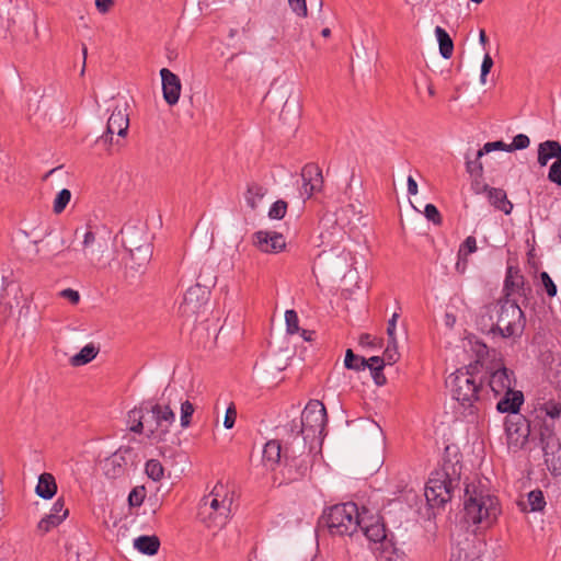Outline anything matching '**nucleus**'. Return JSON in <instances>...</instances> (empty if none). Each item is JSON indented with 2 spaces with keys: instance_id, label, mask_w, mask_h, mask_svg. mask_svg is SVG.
Here are the masks:
<instances>
[{
  "instance_id": "56",
  "label": "nucleus",
  "mask_w": 561,
  "mask_h": 561,
  "mask_svg": "<svg viewBox=\"0 0 561 561\" xmlns=\"http://www.w3.org/2000/svg\"><path fill=\"white\" fill-rule=\"evenodd\" d=\"M236 419H237V410H236V407L233 403H231L227 410H226V414H225V420H224V426L227 428V430H230L234 426V423H236Z\"/></svg>"
},
{
  "instance_id": "50",
  "label": "nucleus",
  "mask_w": 561,
  "mask_h": 561,
  "mask_svg": "<svg viewBox=\"0 0 561 561\" xmlns=\"http://www.w3.org/2000/svg\"><path fill=\"white\" fill-rule=\"evenodd\" d=\"M539 277H540V280L546 289L547 295L550 298L554 297L557 295L558 289H557V285L554 284V282L550 277V275L547 272H541L539 274Z\"/></svg>"
},
{
  "instance_id": "57",
  "label": "nucleus",
  "mask_w": 561,
  "mask_h": 561,
  "mask_svg": "<svg viewBox=\"0 0 561 561\" xmlns=\"http://www.w3.org/2000/svg\"><path fill=\"white\" fill-rule=\"evenodd\" d=\"M291 10L299 16H307L306 0H288Z\"/></svg>"
},
{
  "instance_id": "23",
  "label": "nucleus",
  "mask_w": 561,
  "mask_h": 561,
  "mask_svg": "<svg viewBox=\"0 0 561 561\" xmlns=\"http://www.w3.org/2000/svg\"><path fill=\"white\" fill-rule=\"evenodd\" d=\"M478 329L485 334L497 335L496 329V312L495 304L488 305L480 309L479 316L477 317Z\"/></svg>"
},
{
  "instance_id": "20",
  "label": "nucleus",
  "mask_w": 561,
  "mask_h": 561,
  "mask_svg": "<svg viewBox=\"0 0 561 561\" xmlns=\"http://www.w3.org/2000/svg\"><path fill=\"white\" fill-rule=\"evenodd\" d=\"M505 298H510L512 293L526 297L530 293V287L526 285L525 277L517 267L508 266L504 279Z\"/></svg>"
},
{
  "instance_id": "35",
  "label": "nucleus",
  "mask_w": 561,
  "mask_h": 561,
  "mask_svg": "<svg viewBox=\"0 0 561 561\" xmlns=\"http://www.w3.org/2000/svg\"><path fill=\"white\" fill-rule=\"evenodd\" d=\"M144 402L139 407L134 408L128 412V424L129 431L136 434H142L144 432Z\"/></svg>"
},
{
  "instance_id": "61",
  "label": "nucleus",
  "mask_w": 561,
  "mask_h": 561,
  "mask_svg": "<svg viewBox=\"0 0 561 561\" xmlns=\"http://www.w3.org/2000/svg\"><path fill=\"white\" fill-rule=\"evenodd\" d=\"M60 296L68 299L72 305H77L80 300V295L77 290L67 288L61 290Z\"/></svg>"
},
{
  "instance_id": "4",
  "label": "nucleus",
  "mask_w": 561,
  "mask_h": 561,
  "mask_svg": "<svg viewBox=\"0 0 561 561\" xmlns=\"http://www.w3.org/2000/svg\"><path fill=\"white\" fill-rule=\"evenodd\" d=\"M232 504L224 484L217 483L211 492L201 500L198 516L207 527L221 528L226 525Z\"/></svg>"
},
{
  "instance_id": "2",
  "label": "nucleus",
  "mask_w": 561,
  "mask_h": 561,
  "mask_svg": "<svg viewBox=\"0 0 561 561\" xmlns=\"http://www.w3.org/2000/svg\"><path fill=\"white\" fill-rule=\"evenodd\" d=\"M461 465L459 459L451 461L444 458L439 469L432 472L425 488V496L432 506H444L459 486Z\"/></svg>"
},
{
  "instance_id": "10",
  "label": "nucleus",
  "mask_w": 561,
  "mask_h": 561,
  "mask_svg": "<svg viewBox=\"0 0 561 561\" xmlns=\"http://www.w3.org/2000/svg\"><path fill=\"white\" fill-rule=\"evenodd\" d=\"M485 369L489 387L495 396H501L514 390L513 387L516 382L515 374L505 366L504 359L501 356L490 360Z\"/></svg>"
},
{
  "instance_id": "6",
  "label": "nucleus",
  "mask_w": 561,
  "mask_h": 561,
  "mask_svg": "<svg viewBox=\"0 0 561 561\" xmlns=\"http://www.w3.org/2000/svg\"><path fill=\"white\" fill-rule=\"evenodd\" d=\"M497 335L508 339L520 336L525 330L526 318L515 300L500 299L495 304Z\"/></svg>"
},
{
  "instance_id": "34",
  "label": "nucleus",
  "mask_w": 561,
  "mask_h": 561,
  "mask_svg": "<svg viewBox=\"0 0 561 561\" xmlns=\"http://www.w3.org/2000/svg\"><path fill=\"white\" fill-rule=\"evenodd\" d=\"M368 365V360L355 354L351 348L345 352L344 366L345 368L354 371L365 370Z\"/></svg>"
},
{
  "instance_id": "36",
  "label": "nucleus",
  "mask_w": 561,
  "mask_h": 561,
  "mask_svg": "<svg viewBox=\"0 0 561 561\" xmlns=\"http://www.w3.org/2000/svg\"><path fill=\"white\" fill-rule=\"evenodd\" d=\"M69 514V511H65L64 514H47L37 524V528L42 533H48L51 528L58 526Z\"/></svg>"
},
{
  "instance_id": "1",
  "label": "nucleus",
  "mask_w": 561,
  "mask_h": 561,
  "mask_svg": "<svg viewBox=\"0 0 561 561\" xmlns=\"http://www.w3.org/2000/svg\"><path fill=\"white\" fill-rule=\"evenodd\" d=\"M477 364L457 369L446 379L453 399L457 400L469 415L479 412L483 379L478 375Z\"/></svg>"
},
{
  "instance_id": "44",
  "label": "nucleus",
  "mask_w": 561,
  "mask_h": 561,
  "mask_svg": "<svg viewBox=\"0 0 561 561\" xmlns=\"http://www.w3.org/2000/svg\"><path fill=\"white\" fill-rule=\"evenodd\" d=\"M530 145L529 137L525 134H518L513 138V141L507 146L506 151L512 152L515 150H523Z\"/></svg>"
},
{
  "instance_id": "15",
  "label": "nucleus",
  "mask_w": 561,
  "mask_h": 561,
  "mask_svg": "<svg viewBox=\"0 0 561 561\" xmlns=\"http://www.w3.org/2000/svg\"><path fill=\"white\" fill-rule=\"evenodd\" d=\"M154 413L156 443H165L170 437V427L175 422V414L169 405L156 403L152 401Z\"/></svg>"
},
{
  "instance_id": "32",
  "label": "nucleus",
  "mask_w": 561,
  "mask_h": 561,
  "mask_svg": "<svg viewBox=\"0 0 561 561\" xmlns=\"http://www.w3.org/2000/svg\"><path fill=\"white\" fill-rule=\"evenodd\" d=\"M99 347H96L94 344H87L81 348V351L78 354L73 355L70 358V364L73 367L83 366L93 360L99 354Z\"/></svg>"
},
{
  "instance_id": "28",
  "label": "nucleus",
  "mask_w": 561,
  "mask_h": 561,
  "mask_svg": "<svg viewBox=\"0 0 561 561\" xmlns=\"http://www.w3.org/2000/svg\"><path fill=\"white\" fill-rule=\"evenodd\" d=\"M488 198L492 206L502 210L505 215H510L513 209V204L507 199L506 192L497 187H489Z\"/></svg>"
},
{
  "instance_id": "25",
  "label": "nucleus",
  "mask_w": 561,
  "mask_h": 561,
  "mask_svg": "<svg viewBox=\"0 0 561 561\" xmlns=\"http://www.w3.org/2000/svg\"><path fill=\"white\" fill-rule=\"evenodd\" d=\"M285 467L289 473V479L298 480L308 472L309 465L305 459L297 460L295 457L288 456V449L284 453Z\"/></svg>"
},
{
  "instance_id": "64",
  "label": "nucleus",
  "mask_w": 561,
  "mask_h": 561,
  "mask_svg": "<svg viewBox=\"0 0 561 561\" xmlns=\"http://www.w3.org/2000/svg\"><path fill=\"white\" fill-rule=\"evenodd\" d=\"M367 360H368V365L366 368H369V369H370V367H377V366L385 367V365H386L385 359L380 356H373Z\"/></svg>"
},
{
  "instance_id": "51",
  "label": "nucleus",
  "mask_w": 561,
  "mask_h": 561,
  "mask_svg": "<svg viewBox=\"0 0 561 561\" xmlns=\"http://www.w3.org/2000/svg\"><path fill=\"white\" fill-rule=\"evenodd\" d=\"M424 215L427 220L432 221L434 225L439 226L443 221L442 215L437 207L433 204H427L424 209Z\"/></svg>"
},
{
  "instance_id": "13",
  "label": "nucleus",
  "mask_w": 561,
  "mask_h": 561,
  "mask_svg": "<svg viewBox=\"0 0 561 561\" xmlns=\"http://www.w3.org/2000/svg\"><path fill=\"white\" fill-rule=\"evenodd\" d=\"M126 104H124L123 106H115L107 121L106 131L98 138V142L111 145L114 134H117L121 137H125L127 135L129 127V117L126 113Z\"/></svg>"
},
{
  "instance_id": "31",
  "label": "nucleus",
  "mask_w": 561,
  "mask_h": 561,
  "mask_svg": "<svg viewBox=\"0 0 561 561\" xmlns=\"http://www.w3.org/2000/svg\"><path fill=\"white\" fill-rule=\"evenodd\" d=\"M152 408V400L144 401V432L148 439L156 443V430H154V413Z\"/></svg>"
},
{
  "instance_id": "27",
  "label": "nucleus",
  "mask_w": 561,
  "mask_h": 561,
  "mask_svg": "<svg viewBox=\"0 0 561 561\" xmlns=\"http://www.w3.org/2000/svg\"><path fill=\"white\" fill-rule=\"evenodd\" d=\"M134 548L146 556H154L160 548V539L156 535H141L134 539Z\"/></svg>"
},
{
  "instance_id": "40",
  "label": "nucleus",
  "mask_w": 561,
  "mask_h": 561,
  "mask_svg": "<svg viewBox=\"0 0 561 561\" xmlns=\"http://www.w3.org/2000/svg\"><path fill=\"white\" fill-rule=\"evenodd\" d=\"M528 504L531 512H541L546 506V500L541 490L536 489L528 493Z\"/></svg>"
},
{
  "instance_id": "30",
  "label": "nucleus",
  "mask_w": 561,
  "mask_h": 561,
  "mask_svg": "<svg viewBox=\"0 0 561 561\" xmlns=\"http://www.w3.org/2000/svg\"><path fill=\"white\" fill-rule=\"evenodd\" d=\"M266 193L267 188L264 187L263 185L256 182L249 183L247 186V192L244 194L247 205L252 210H255L257 208L259 202L262 201Z\"/></svg>"
},
{
  "instance_id": "8",
  "label": "nucleus",
  "mask_w": 561,
  "mask_h": 561,
  "mask_svg": "<svg viewBox=\"0 0 561 561\" xmlns=\"http://www.w3.org/2000/svg\"><path fill=\"white\" fill-rule=\"evenodd\" d=\"M327 423V411L324 405L318 401H310L301 413L299 423L293 421L288 424L291 433L301 434L305 443L313 440L324 432Z\"/></svg>"
},
{
  "instance_id": "46",
  "label": "nucleus",
  "mask_w": 561,
  "mask_h": 561,
  "mask_svg": "<svg viewBox=\"0 0 561 561\" xmlns=\"http://www.w3.org/2000/svg\"><path fill=\"white\" fill-rule=\"evenodd\" d=\"M287 211V203L283 199L276 201L268 210L271 219H283Z\"/></svg>"
},
{
  "instance_id": "58",
  "label": "nucleus",
  "mask_w": 561,
  "mask_h": 561,
  "mask_svg": "<svg viewBox=\"0 0 561 561\" xmlns=\"http://www.w3.org/2000/svg\"><path fill=\"white\" fill-rule=\"evenodd\" d=\"M398 318H399V314L393 313L392 317L388 321V327H387L388 341H391L392 344H394V341H397L396 329H397Z\"/></svg>"
},
{
  "instance_id": "37",
  "label": "nucleus",
  "mask_w": 561,
  "mask_h": 561,
  "mask_svg": "<svg viewBox=\"0 0 561 561\" xmlns=\"http://www.w3.org/2000/svg\"><path fill=\"white\" fill-rule=\"evenodd\" d=\"M466 170L470 174V176H482L483 175V165L480 159L482 156H478V151L474 153V157L471 158L469 153H466Z\"/></svg>"
},
{
  "instance_id": "47",
  "label": "nucleus",
  "mask_w": 561,
  "mask_h": 561,
  "mask_svg": "<svg viewBox=\"0 0 561 561\" xmlns=\"http://www.w3.org/2000/svg\"><path fill=\"white\" fill-rule=\"evenodd\" d=\"M194 413V405L185 400L181 403V426L187 427L191 424V419Z\"/></svg>"
},
{
  "instance_id": "21",
  "label": "nucleus",
  "mask_w": 561,
  "mask_h": 561,
  "mask_svg": "<svg viewBox=\"0 0 561 561\" xmlns=\"http://www.w3.org/2000/svg\"><path fill=\"white\" fill-rule=\"evenodd\" d=\"M127 461L126 458L123 456L122 451L118 450L111 455L110 457L105 458L102 463V470L103 473L108 479H117L125 474L126 471Z\"/></svg>"
},
{
  "instance_id": "17",
  "label": "nucleus",
  "mask_w": 561,
  "mask_h": 561,
  "mask_svg": "<svg viewBox=\"0 0 561 561\" xmlns=\"http://www.w3.org/2000/svg\"><path fill=\"white\" fill-rule=\"evenodd\" d=\"M367 513L364 510L360 516V526L358 529L363 531V534L374 542H381L383 549H388V545H392L391 539L388 538L386 533V527L379 519H375L373 516L369 517V523L366 520L365 514Z\"/></svg>"
},
{
  "instance_id": "55",
  "label": "nucleus",
  "mask_w": 561,
  "mask_h": 561,
  "mask_svg": "<svg viewBox=\"0 0 561 561\" xmlns=\"http://www.w3.org/2000/svg\"><path fill=\"white\" fill-rule=\"evenodd\" d=\"M493 59L492 57L486 53L483 57L482 65H481V75H480V81L481 83H485L486 76L490 73L492 67H493Z\"/></svg>"
},
{
  "instance_id": "62",
  "label": "nucleus",
  "mask_w": 561,
  "mask_h": 561,
  "mask_svg": "<svg viewBox=\"0 0 561 561\" xmlns=\"http://www.w3.org/2000/svg\"><path fill=\"white\" fill-rule=\"evenodd\" d=\"M113 3V0H95V7L101 13L107 12Z\"/></svg>"
},
{
  "instance_id": "11",
  "label": "nucleus",
  "mask_w": 561,
  "mask_h": 561,
  "mask_svg": "<svg viewBox=\"0 0 561 561\" xmlns=\"http://www.w3.org/2000/svg\"><path fill=\"white\" fill-rule=\"evenodd\" d=\"M504 425L508 445L523 448L530 435L529 421L522 414L507 415Z\"/></svg>"
},
{
  "instance_id": "53",
  "label": "nucleus",
  "mask_w": 561,
  "mask_h": 561,
  "mask_svg": "<svg viewBox=\"0 0 561 561\" xmlns=\"http://www.w3.org/2000/svg\"><path fill=\"white\" fill-rule=\"evenodd\" d=\"M548 180L552 183L561 185V158L551 164L548 173Z\"/></svg>"
},
{
  "instance_id": "26",
  "label": "nucleus",
  "mask_w": 561,
  "mask_h": 561,
  "mask_svg": "<svg viewBox=\"0 0 561 561\" xmlns=\"http://www.w3.org/2000/svg\"><path fill=\"white\" fill-rule=\"evenodd\" d=\"M57 492V484L51 473L44 472L38 477V482L35 488V493L44 499L50 500Z\"/></svg>"
},
{
  "instance_id": "12",
  "label": "nucleus",
  "mask_w": 561,
  "mask_h": 561,
  "mask_svg": "<svg viewBox=\"0 0 561 561\" xmlns=\"http://www.w3.org/2000/svg\"><path fill=\"white\" fill-rule=\"evenodd\" d=\"M208 298L209 290L207 287L195 284L184 294L179 311L183 317L190 319L201 311L202 307L208 301Z\"/></svg>"
},
{
  "instance_id": "9",
  "label": "nucleus",
  "mask_w": 561,
  "mask_h": 561,
  "mask_svg": "<svg viewBox=\"0 0 561 561\" xmlns=\"http://www.w3.org/2000/svg\"><path fill=\"white\" fill-rule=\"evenodd\" d=\"M121 234L124 248L139 267L150 261L152 255L151 243L148 233L142 228L124 227Z\"/></svg>"
},
{
  "instance_id": "33",
  "label": "nucleus",
  "mask_w": 561,
  "mask_h": 561,
  "mask_svg": "<svg viewBox=\"0 0 561 561\" xmlns=\"http://www.w3.org/2000/svg\"><path fill=\"white\" fill-rule=\"evenodd\" d=\"M435 35L439 45V53L443 58L449 59L454 53V42L449 34L440 26H436Z\"/></svg>"
},
{
  "instance_id": "49",
  "label": "nucleus",
  "mask_w": 561,
  "mask_h": 561,
  "mask_svg": "<svg viewBox=\"0 0 561 561\" xmlns=\"http://www.w3.org/2000/svg\"><path fill=\"white\" fill-rule=\"evenodd\" d=\"M382 358L385 359V363L389 365L394 364L399 359L397 341H394V344H392L391 341H388Z\"/></svg>"
},
{
  "instance_id": "42",
  "label": "nucleus",
  "mask_w": 561,
  "mask_h": 561,
  "mask_svg": "<svg viewBox=\"0 0 561 561\" xmlns=\"http://www.w3.org/2000/svg\"><path fill=\"white\" fill-rule=\"evenodd\" d=\"M285 322L288 334H295L300 331L299 318L295 310L290 309L285 312Z\"/></svg>"
},
{
  "instance_id": "39",
  "label": "nucleus",
  "mask_w": 561,
  "mask_h": 561,
  "mask_svg": "<svg viewBox=\"0 0 561 561\" xmlns=\"http://www.w3.org/2000/svg\"><path fill=\"white\" fill-rule=\"evenodd\" d=\"M71 199V192L68 188L59 191L54 199L53 210L55 214H61Z\"/></svg>"
},
{
  "instance_id": "52",
  "label": "nucleus",
  "mask_w": 561,
  "mask_h": 561,
  "mask_svg": "<svg viewBox=\"0 0 561 561\" xmlns=\"http://www.w3.org/2000/svg\"><path fill=\"white\" fill-rule=\"evenodd\" d=\"M540 409L545 411L546 415L550 416L551 419H558L561 416L560 402L549 401L545 403Z\"/></svg>"
},
{
  "instance_id": "7",
  "label": "nucleus",
  "mask_w": 561,
  "mask_h": 561,
  "mask_svg": "<svg viewBox=\"0 0 561 561\" xmlns=\"http://www.w3.org/2000/svg\"><path fill=\"white\" fill-rule=\"evenodd\" d=\"M106 249L104 239L99 238L92 229H87L82 233V241L80 248L67 247V254H69V264H76L80 267L95 266L103 257Z\"/></svg>"
},
{
  "instance_id": "16",
  "label": "nucleus",
  "mask_w": 561,
  "mask_h": 561,
  "mask_svg": "<svg viewBox=\"0 0 561 561\" xmlns=\"http://www.w3.org/2000/svg\"><path fill=\"white\" fill-rule=\"evenodd\" d=\"M302 185L300 194L310 198L314 193L320 192L323 186L322 170L316 163H307L300 173Z\"/></svg>"
},
{
  "instance_id": "24",
  "label": "nucleus",
  "mask_w": 561,
  "mask_h": 561,
  "mask_svg": "<svg viewBox=\"0 0 561 561\" xmlns=\"http://www.w3.org/2000/svg\"><path fill=\"white\" fill-rule=\"evenodd\" d=\"M559 160L561 158V145L556 140H546L538 146V163L540 167L547 165L550 159Z\"/></svg>"
},
{
  "instance_id": "41",
  "label": "nucleus",
  "mask_w": 561,
  "mask_h": 561,
  "mask_svg": "<svg viewBox=\"0 0 561 561\" xmlns=\"http://www.w3.org/2000/svg\"><path fill=\"white\" fill-rule=\"evenodd\" d=\"M553 437H554L553 425L543 423V425L540 428L539 438H540V444H541L545 455L548 454V449L550 447V443L553 439Z\"/></svg>"
},
{
  "instance_id": "59",
  "label": "nucleus",
  "mask_w": 561,
  "mask_h": 561,
  "mask_svg": "<svg viewBox=\"0 0 561 561\" xmlns=\"http://www.w3.org/2000/svg\"><path fill=\"white\" fill-rule=\"evenodd\" d=\"M471 178H472L471 186H472V190L474 191V193L481 194V193L488 192L490 186L488 184L483 183L482 176H471Z\"/></svg>"
},
{
  "instance_id": "38",
  "label": "nucleus",
  "mask_w": 561,
  "mask_h": 561,
  "mask_svg": "<svg viewBox=\"0 0 561 561\" xmlns=\"http://www.w3.org/2000/svg\"><path fill=\"white\" fill-rule=\"evenodd\" d=\"M145 471L147 476L153 481H160L164 474L163 466L157 459L148 460L146 462Z\"/></svg>"
},
{
  "instance_id": "29",
  "label": "nucleus",
  "mask_w": 561,
  "mask_h": 561,
  "mask_svg": "<svg viewBox=\"0 0 561 561\" xmlns=\"http://www.w3.org/2000/svg\"><path fill=\"white\" fill-rule=\"evenodd\" d=\"M284 453L285 449L283 450L278 440L272 439L267 442L263 449V461L265 466L274 468V466L279 463L280 459L284 458Z\"/></svg>"
},
{
  "instance_id": "54",
  "label": "nucleus",
  "mask_w": 561,
  "mask_h": 561,
  "mask_svg": "<svg viewBox=\"0 0 561 561\" xmlns=\"http://www.w3.org/2000/svg\"><path fill=\"white\" fill-rule=\"evenodd\" d=\"M507 146L508 145L505 144L502 140L486 142V144H484V146L481 149L478 150V156H483V154L489 153V152H491L493 150H504V151H506Z\"/></svg>"
},
{
  "instance_id": "60",
  "label": "nucleus",
  "mask_w": 561,
  "mask_h": 561,
  "mask_svg": "<svg viewBox=\"0 0 561 561\" xmlns=\"http://www.w3.org/2000/svg\"><path fill=\"white\" fill-rule=\"evenodd\" d=\"M383 367L377 366V367H370V373L373 376V379L377 386H382L386 383V377L382 373Z\"/></svg>"
},
{
  "instance_id": "18",
  "label": "nucleus",
  "mask_w": 561,
  "mask_h": 561,
  "mask_svg": "<svg viewBox=\"0 0 561 561\" xmlns=\"http://www.w3.org/2000/svg\"><path fill=\"white\" fill-rule=\"evenodd\" d=\"M254 245L265 253H278L285 249L286 242L282 233L276 231H256L253 234Z\"/></svg>"
},
{
  "instance_id": "43",
  "label": "nucleus",
  "mask_w": 561,
  "mask_h": 561,
  "mask_svg": "<svg viewBox=\"0 0 561 561\" xmlns=\"http://www.w3.org/2000/svg\"><path fill=\"white\" fill-rule=\"evenodd\" d=\"M477 251V240L474 237L469 236L465 239V241L460 244L458 251L459 260L466 259L469 254Z\"/></svg>"
},
{
  "instance_id": "45",
  "label": "nucleus",
  "mask_w": 561,
  "mask_h": 561,
  "mask_svg": "<svg viewBox=\"0 0 561 561\" xmlns=\"http://www.w3.org/2000/svg\"><path fill=\"white\" fill-rule=\"evenodd\" d=\"M146 497V489L145 486H136L134 488L128 495V503L133 507H138L144 503Z\"/></svg>"
},
{
  "instance_id": "3",
  "label": "nucleus",
  "mask_w": 561,
  "mask_h": 561,
  "mask_svg": "<svg viewBox=\"0 0 561 561\" xmlns=\"http://www.w3.org/2000/svg\"><path fill=\"white\" fill-rule=\"evenodd\" d=\"M465 519L473 525H481L483 528L492 526L500 513L497 499L482 492L470 491V485L465 489Z\"/></svg>"
},
{
  "instance_id": "5",
  "label": "nucleus",
  "mask_w": 561,
  "mask_h": 561,
  "mask_svg": "<svg viewBox=\"0 0 561 561\" xmlns=\"http://www.w3.org/2000/svg\"><path fill=\"white\" fill-rule=\"evenodd\" d=\"M360 513L353 502L336 504L324 511L320 522L331 535L352 536L360 526Z\"/></svg>"
},
{
  "instance_id": "63",
  "label": "nucleus",
  "mask_w": 561,
  "mask_h": 561,
  "mask_svg": "<svg viewBox=\"0 0 561 561\" xmlns=\"http://www.w3.org/2000/svg\"><path fill=\"white\" fill-rule=\"evenodd\" d=\"M65 511H68L67 508H65V502L62 499H58L51 510H50V513L49 514H58V515H61L65 513Z\"/></svg>"
},
{
  "instance_id": "19",
  "label": "nucleus",
  "mask_w": 561,
  "mask_h": 561,
  "mask_svg": "<svg viewBox=\"0 0 561 561\" xmlns=\"http://www.w3.org/2000/svg\"><path fill=\"white\" fill-rule=\"evenodd\" d=\"M160 76L162 80L163 99L170 106H173L180 99L182 89L181 80L168 68H162L160 70Z\"/></svg>"
},
{
  "instance_id": "48",
  "label": "nucleus",
  "mask_w": 561,
  "mask_h": 561,
  "mask_svg": "<svg viewBox=\"0 0 561 561\" xmlns=\"http://www.w3.org/2000/svg\"><path fill=\"white\" fill-rule=\"evenodd\" d=\"M472 350L477 355V359L474 360L473 364H477L478 370L480 366L482 367L484 365L483 360L489 355V348L484 343L477 341Z\"/></svg>"
},
{
  "instance_id": "14",
  "label": "nucleus",
  "mask_w": 561,
  "mask_h": 561,
  "mask_svg": "<svg viewBox=\"0 0 561 561\" xmlns=\"http://www.w3.org/2000/svg\"><path fill=\"white\" fill-rule=\"evenodd\" d=\"M36 243L41 244L38 252H42L45 259L62 257L69 264V254H67L69 244L60 232L49 231L44 239Z\"/></svg>"
},
{
  "instance_id": "22",
  "label": "nucleus",
  "mask_w": 561,
  "mask_h": 561,
  "mask_svg": "<svg viewBox=\"0 0 561 561\" xmlns=\"http://www.w3.org/2000/svg\"><path fill=\"white\" fill-rule=\"evenodd\" d=\"M524 403V394L519 390L508 391L496 403V410L500 413L508 415L519 414L520 405Z\"/></svg>"
}]
</instances>
